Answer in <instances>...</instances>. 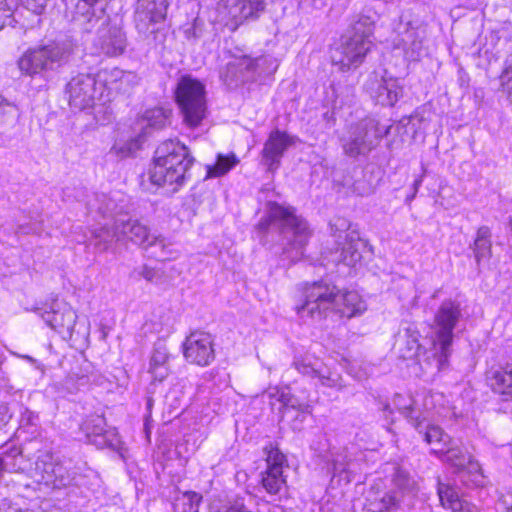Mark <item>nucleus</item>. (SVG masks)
Wrapping results in <instances>:
<instances>
[{
	"label": "nucleus",
	"mask_w": 512,
	"mask_h": 512,
	"mask_svg": "<svg viewBox=\"0 0 512 512\" xmlns=\"http://www.w3.org/2000/svg\"><path fill=\"white\" fill-rule=\"evenodd\" d=\"M294 310L298 315L306 312L312 318H323L331 310L350 319L362 314L366 306L356 290L340 289L335 283L320 279L300 287Z\"/></svg>",
	"instance_id": "f257e3e1"
},
{
	"label": "nucleus",
	"mask_w": 512,
	"mask_h": 512,
	"mask_svg": "<svg viewBox=\"0 0 512 512\" xmlns=\"http://www.w3.org/2000/svg\"><path fill=\"white\" fill-rule=\"evenodd\" d=\"M195 162L189 147L179 140H166L154 151L146 175L156 189L167 193L180 191L189 180Z\"/></svg>",
	"instance_id": "f03ea898"
},
{
	"label": "nucleus",
	"mask_w": 512,
	"mask_h": 512,
	"mask_svg": "<svg viewBox=\"0 0 512 512\" xmlns=\"http://www.w3.org/2000/svg\"><path fill=\"white\" fill-rule=\"evenodd\" d=\"M375 22L369 15H360L352 26L351 34L344 37L341 45L332 52V64L340 71L356 69L362 64L372 45L370 38L374 33Z\"/></svg>",
	"instance_id": "7ed1b4c3"
},
{
	"label": "nucleus",
	"mask_w": 512,
	"mask_h": 512,
	"mask_svg": "<svg viewBox=\"0 0 512 512\" xmlns=\"http://www.w3.org/2000/svg\"><path fill=\"white\" fill-rule=\"evenodd\" d=\"M262 452L266 467L259 474L258 485L270 496L280 495L288 490V476L285 474L289 466L288 457L277 441L267 442Z\"/></svg>",
	"instance_id": "20e7f679"
},
{
	"label": "nucleus",
	"mask_w": 512,
	"mask_h": 512,
	"mask_svg": "<svg viewBox=\"0 0 512 512\" xmlns=\"http://www.w3.org/2000/svg\"><path fill=\"white\" fill-rule=\"evenodd\" d=\"M70 54L71 48L69 45L51 43L27 51L19 59L18 66L22 72L32 75L65 63Z\"/></svg>",
	"instance_id": "39448f33"
},
{
	"label": "nucleus",
	"mask_w": 512,
	"mask_h": 512,
	"mask_svg": "<svg viewBox=\"0 0 512 512\" xmlns=\"http://www.w3.org/2000/svg\"><path fill=\"white\" fill-rule=\"evenodd\" d=\"M461 318V307L454 300L444 301L434 315V323L437 327L433 347L438 348L444 357H448L450 347L453 344L454 329Z\"/></svg>",
	"instance_id": "423d86ee"
},
{
	"label": "nucleus",
	"mask_w": 512,
	"mask_h": 512,
	"mask_svg": "<svg viewBox=\"0 0 512 512\" xmlns=\"http://www.w3.org/2000/svg\"><path fill=\"white\" fill-rule=\"evenodd\" d=\"M264 8L263 0H220L217 4V21L234 31L245 20L257 18Z\"/></svg>",
	"instance_id": "0eeeda50"
},
{
	"label": "nucleus",
	"mask_w": 512,
	"mask_h": 512,
	"mask_svg": "<svg viewBox=\"0 0 512 512\" xmlns=\"http://www.w3.org/2000/svg\"><path fill=\"white\" fill-rule=\"evenodd\" d=\"M183 355L191 365L200 367L210 365L215 359L212 335L204 331L191 332L183 342Z\"/></svg>",
	"instance_id": "6e6552de"
},
{
	"label": "nucleus",
	"mask_w": 512,
	"mask_h": 512,
	"mask_svg": "<svg viewBox=\"0 0 512 512\" xmlns=\"http://www.w3.org/2000/svg\"><path fill=\"white\" fill-rule=\"evenodd\" d=\"M168 0H137L134 22L137 31L145 36L155 33V25L165 21Z\"/></svg>",
	"instance_id": "1a4fd4ad"
},
{
	"label": "nucleus",
	"mask_w": 512,
	"mask_h": 512,
	"mask_svg": "<svg viewBox=\"0 0 512 512\" xmlns=\"http://www.w3.org/2000/svg\"><path fill=\"white\" fill-rule=\"evenodd\" d=\"M297 142V137L288 132L274 129L264 142L261 150V157L269 171H275L281 162L285 152Z\"/></svg>",
	"instance_id": "9d476101"
},
{
	"label": "nucleus",
	"mask_w": 512,
	"mask_h": 512,
	"mask_svg": "<svg viewBox=\"0 0 512 512\" xmlns=\"http://www.w3.org/2000/svg\"><path fill=\"white\" fill-rule=\"evenodd\" d=\"M437 494L441 506L450 512H479L477 506L462 498L453 485L438 483Z\"/></svg>",
	"instance_id": "9b49d317"
},
{
	"label": "nucleus",
	"mask_w": 512,
	"mask_h": 512,
	"mask_svg": "<svg viewBox=\"0 0 512 512\" xmlns=\"http://www.w3.org/2000/svg\"><path fill=\"white\" fill-rule=\"evenodd\" d=\"M398 501L393 492L371 486L365 494L364 512H391Z\"/></svg>",
	"instance_id": "f8f14e48"
},
{
	"label": "nucleus",
	"mask_w": 512,
	"mask_h": 512,
	"mask_svg": "<svg viewBox=\"0 0 512 512\" xmlns=\"http://www.w3.org/2000/svg\"><path fill=\"white\" fill-rule=\"evenodd\" d=\"M184 123L189 128L198 127L206 117L205 98H176Z\"/></svg>",
	"instance_id": "ddd939ff"
},
{
	"label": "nucleus",
	"mask_w": 512,
	"mask_h": 512,
	"mask_svg": "<svg viewBox=\"0 0 512 512\" xmlns=\"http://www.w3.org/2000/svg\"><path fill=\"white\" fill-rule=\"evenodd\" d=\"M257 59H252L247 55L234 57L230 62L227 63L225 72L221 74L224 81L231 85L234 81H244L246 74L254 71L256 67Z\"/></svg>",
	"instance_id": "4468645a"
},
{
	"label": "nucleus",
	"mask_w": 512,
	"mask_h": 512,
	"mask_svg": "<svg viewBox=\"0 0 512 512\" xmlns=\"http://www.w3.org/2000/svg\"><path fill=\"white\" fill-rule=\"evenodd\" d=\"M106 418L102 415L91 416L85 422V431L88 436H105L108 438V446L117 448L121 445V437L116 428L105 429Z\"/></svg>",
	"instance_id": "2eb2a0df"
},
{
	"label": "nucleus",
	"mask_w": 512,
	"mask_h": 512,
	"mask_svg": "<svg viewBox=\"0 0 512 512\" xmlns=\"http://www.w3.org/2000/svg\"><path fill=\"white\" fill-rule=\"evenodd\" d=\"M121 233L126 241L140 246H150L155 242V237L149 228L139 221H127L122 224Z\"/></svg>",
	"instance_id": "dca6fc26"
},
{
	"label": "nucleus",
	"mask_w": 512,
	"mask_h": 512,
	"mask_svg": "<svg viewBox=\"0 0 512 512\" xmlns=\"http://www.w3.org/2000/svg\"><path fill=\"white\" fill-rule=\"evenodd\" d=\"M366 91L376 96H398L402 93V87L396 78L374 74L367 82Z\"/></svg>",
	"instance_id": "f3484780"
},
{
	"label": "nucleus",
	"mask_w": 512,
	"mask_h": 512,
	"mask_svg": "<svg viewBox=\"0 0 512 512\" xmlns=\"http://www.w3.org/2000/svg\"><path fill=\"white\" fill-rule=\"evenodd\" d=\"M42 317L46 324L57 332L69 330L74 325V313L70 307L45 310Z\"/></svg>",
	"instance_id": "a211bd4d"
},
{
	"label": "nucleus",
	"mask_w": 512,
	"mask_h": 512,
	"mask_svg": "<svg viewBox=\"0 0 512 512\" xmlns=\"http://www.w3.org/2000/svg\"><path fill=\"white\" fill-rule=\"evenodd\" d=\"M425 441L432 446V453L439 458L447 456L453 439L439 426H429L425 432Z\"/></svg>",
	"instance_id": "6ab92c4d"
},
{
	"label": "nucleus",
	"mask_w": 512,
	"mask_h": 512,
	"mask_svg": "<svg viewBox=\"0 0 512 512\" xmlns=\"http://www.w3.org/2000/svg\"><path fill=\"white\" fill-rule=\"evenodd\" d=\"M101 50L108 56L121 55L126 48L125 33L116 27L108 29L101 35Z\"/></svg>",
	"instance_id": "aec40b11"
},
{
	"label": "nucleus",
	"mask_w": 512,
	"mask_h": 512,
	"mask_svg": "<svg viewBox=\"0 0 512 512\" xmlns=\"http://www.w3.org/2000/svg\"><path fill=\"white\" fill-rule=\"evenodd\" d=\"M424 31L419 28L408 27L402 34V46L405 55L410 60H417L423 50Z\"/></svg>",
	"instance_id": "412c9836"
},
{
	"label": "nucleus",
	"mask_w": 512,
	"mask_h": 512,
	"mask_svg": "<svg viewBox=\"0 0 512 512\" xmlns=\"http://www.w3.org/2000/svg\"><path fill=\"white\" fill-rule=\"evenodd\" d=\"M422 346L420 332L416 328L405 329L404 341L399 348V357L403 360H418Z\"/></svg>",
	"instance_id": "4be33fe9"
},
{
	"label": "nucleus",
	"mask_w": 512,
	"mask_h": 512,
	"mask_svg": "<svg viewBox=\"0 0 512 512\" xmlns=\"http://www.w3.org/2000/svg\"><path fill=\"white\" fill-rule=\"evenodd\" d=\"M239 163V159L235 153L231 152L226 155L218 154L216 161L212 165L206 166L205 179L218 178L228 173L233 167Z\"/></svg>",
	"instance_id": "5701e85b"
},
{
	"label": "nucleus",
	"mask_w": 512,
	"mask_h": 512,
	"mask_svg": "<svg viewBox=\"0 0 512 512\" xmlns=\"http://www.w3.org/2000/svg\"><path fill=\"white\" fill-rule=\"evenodd\" d=\"M95 79L88 74H79L67 84L66 92L70 96H91L94 91Z\"/></svg>",
	"instance_id": "b1692460"
},
{
	"label": "nucleus",
	"mask_w": 512,
	"mask_h": 512,
	"mask_svg": "<svg viewBox=\"0 0 512 512\" xmlns=\"http://www.w3.org/2000/svg\"><path fill=\"white\" fill-rule=\"evenodd\" d=\"M205 84L191 75L182 76L176 87L175 96H204Z\"/></svg>",
	"instance_id": "393cba45"
},
{
	"label": "nucleus",
	"mask_w": 512,
	"mask_h": 512,
	"mask_svg": "<svg viewBox=\"0 0 512 512\" xmlns=\"http://www.w3.org/2000/svg\"><path fill=\"white\" fill-rule=\"evenodd\" d=\"M440 459L457 467L459 470L464 469L465 464L468 463L476 468L477 471L481 472L480 465L473 459V456L471 454L464 453L462 449L457 446H453V444L450 446L449 454Z\"/></svg>",
	"instance_id": "a878e982"
},
{
	"label": "nucleus",
	"mask_w": 512,
	"mask_h": 512,
	"mask_svg": "<svg viewBox=\"0 0 512 512\" xmlns=\"http://www.w3.org/2000/svg\"><path fill=\"white\" fill-rule=\"evenodd\" d=\"M144 117L150 127L162 128L168 123L171 117V110L162 107H154L147 110Z\"/></svg>",
	"instance_id": "bb28decb"
},
{
	"label": "nucleus",
	"mask_w": 512,
	"mask_h": 512,
	"mask_svg": "<svg viewBox=\"0 0 512 512\" xmlns=\"http://www.w3.org/2000/svg\"><path fill=\"white\" fill-rule=\"evenodd\" d=\"M493 379L501 394H512V364L509 370L495 372Z\"/></svg>",
	"instance_id": "cd10ccee"
},
{
	"label": "nucleus",
	"mask_w": 512,
	"mask_h": 512,
	"mask_svg": "<svg viewBox=\"0 0 512 512\" xmlns=\"http://www.w3.org/2000/svg\"><path fill=\"white\" fill-rule=\"evenodd\" d=\"M284 224L289 227L295 235L310 234L306 222L295 214V210L291 213V217H289Z\"/></svg>",
	"instance_id": "c85d7f7f"
},
{
	"label": "nucleus",
	"mask_w": 512,
	"mask_h": 512,
	"mask_svg": "<svg viewBox=\"0 0 512 512\" xmlns=\"http://www.w3.org/2000/svg\"><path fill=\"white\" fill-rule=\"evenodd\" d=\"M295 209L292 207H286L279 203L273 202L270 204L271 218L275 221L285 223V221L291 217V213Z\"/></svg>",
	"instance_id": "c756f323"
},
{
	"label": "nucleus",
	"mask_w": 512,
	"mask_h": 512,
	"mask_svg": "<svg viewBox=\"0 0 512 512\" xmlns=\"http://www.w3.org/2000/svg\"><path fill=\"white\" fill-rule=\"evenodd\" d=\"M183 498L187 500L186 505L188 506L183 512H198L199 506L203 501L202 494L196 491H185Z\"/></svg>",
	"instance_id": "7c9ffc66"
},
{
	"label": "nucleus",
	"mask_w": 512,
	"mask_h": 512,
	"mask_svg": "<svg viewBox=\"0 0 512 512\" xmlns=\"http://www.w3.org/2000/svg\"><path fill=\"white\" fill-rule=\"evenodd\" d=\"M75 13L83 17L86 22H91L93 18L97 16L94 7L80 0L76 4Z\"/></svg>",
	"instance_id": "2f4dec72"
},
{
	"label": "nucleus",
	"mask_w": 512,
	"mask_h": 512,
	"mask_svg": "<svg viewBox=\"0 0 512 512\" xmlns=\"http://www.w3.org/2000/svg\"><path fill=\"white\" fill-rule=\"evenodd\" d=\"M501 86H502V93H507L508 95L512 94V70H505L501 77Z\"/></svg>",
	"instance_id": "473e14b6"
},
{
	"label": "nucleus",
	"mask_w": 512,
	"mask_h": 512,
	"mask_svg": "<svg viewBox=\"0 0 512 512\" xmlns=\"http://www.w3.org/2000/svg\"><path fill=\"white\" fill-rule=\"evenodd\" d=\"M361 142L354 139L344 145L345 153L350 157H357L361 154Z\"/></svg>",
	"instance_id": "72a5a7b5"
},
{
	"label": "nucleus",
	"mask_w": 512,
	"mask_h": 512,
	"mask_svg": "<svg viewBox=\"0 0 512 512\" xmlns=\"http://www.w3.org/2000/svg\"><path fill=\"white\" fill-rule=\"evenodd\" d=\"M168 357L164 353H156L152 356L150 361V372L154 373L159 366L166 364Z\"/></svg>",
	"instance_id": "f704fd0d"
},
{
	"label": "nucleus",
	"mask_w": 512,
	"mask_h": 512,
	"mask_svg": "<svg viewBox=\"0 0 512 512\" xmlns=\"http://www.w3.org/2000/svg\"><path fill=\"white\" fill-rule=\"evenodd\" d=\"M269 397L271 399H276L282 402L284 405H287L290 402L289 393H286L283 389L279 387L273 388V391L269 393Z\"/></svg>",
	"instance_id": "c9c22d12"
},
{
	"label": "nucleus",
	"mask_w": 512,
	"mask_h": 512,
	"mask_svg": "<svg viewBox=\"0 0 512 512\" xmlns=\"http://www.w3.org/2000/svg\"><path fill=\"white\" fill-rule=\"evenodd\" d=\"M488 229L487 228H481L478 231L477 238L475 240V246L476 247H486L487 249H490V241L488 239Z\"/></svg>",
	"instance_id": "e433bc0d"
},
{
	"label": "nucleus",
	"mask_w": 512,
	"mask_h": 512,
	"mask_svg": "<svg viewBox=\"0 0 512 512\" xmlns=\"http://www.w3.org/2000/svg\"><path fill=\"white\" fill-rule=\"evenodd\" d=\"M27 7L35 14H41L46 7V0H27Z\"/></svg>",
	"instance_id": "4c0bfd02"
},
{
	"label": "nucleus",
	"mask_w": 512,
	"mask_h": 512,
	"mask_svg": "<svg viewBox=\"0 0 512 512\" xmlns=\"http://www.w3.org/2000/svg\"><path fill=\"white\" fill-rule=\"evenodd\" d=\"M12 415L7 404H0V424H7Z\"/></svg>",
	"instance_id": "58836bf2"
},
{
	"label": "nucleus",
	"mask_w": 512,
	"mask_h": 512,
	"mask_svg": "<svg viewBox=\"0 0 512 512\" xmlns=\"http://www.w3.org/2000/svg\"><path fill=\"white\" fill-rule=\"evenodd\" d=\"M305 1L308 2L313 8H316V9H321L326 5L325 0H305Z\"/></svg>",
	"instance_id": "ea45409f"
},
{
	"label": "nucleus",
	"mask_w": 512,
	"mask_h": 512,
	"mask_svg": "<svg viewBox=\"0 0 512 512\" xmlns=\"http://www.w3.org/2000/svg\"><path fill=\"white\" fill-rule=\"evenodd\" d=\"M505 512H512V502L511 505L506 508Z\"/></svg>",
	"instance_id": "a19ab883"
}]
</instances>
